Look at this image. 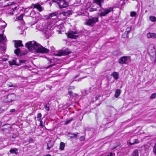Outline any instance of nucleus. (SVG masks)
Segmentation results:
<instances>
[{
    "label": "nucleus",
    "mask_w": 156,
    "mask_h": 156,
    "mask_svg": "<svg viewBox=\"0 0 156 156\" xmlns=\"http://www.w3.org/2000/svg\"><path fill=\"white\" fill-rule=\"evenodd\" d=\"M26 46L29 51H35L37 53H47L49 50L43 47L35 41H30L27 43Z\"/></svg>",
    "instance_id": "1"
},
{
    "label": "nucleus",
    "mask_w": 156,
    "mask_h": 156,
    "mask_svg": "<svg viewBox=\"0 0 156 156\" xmlns=\"http://www.w3.org/2000/svg\"><path fill=\"white\" fill-rule=\"evenodd\" d=\"M121 90L119 89H117L115 92V96L116 98H118L120 95L121 93Z\"/></svg>",
    "instance_id": "19"
},
{
    "label": "nucleus",
    "mask_w": 156,
    "mask_h": 156,
    "mask_svg": "<svg viewBox=\"0 0 156 156\" xmlns=\"http://www.w3.org/2000/svg\"><path fill=\"white\" fill-rule=\"evenodd\" d=\"M58 14L57 12H55L50 13L49 15L48 16H47V19H50L52 17H53V19H55L56 17V15Z\"/></svg>",
    "instance_id": "14"
},
{
    "label": "nucleus",
    "mask_w": 156,
    "mask_h": 156,
    "mask_svg": "<svg viewBox=\"0 0 156 156\" xmlns=\"http://www.w3.org/2000/svg\"><path fill=\"white\" fill-rule=\"evenodd\" d=\"M153 152L154 154L156 155V143H155L153 147Z\"/></svg>",
    "instance_id": "30"
},
{
    "label": "nucleus",
    "mask_w": 156,
    "mask_h": 156,
    "mask_svg": "<svg viewBox=\"0 0 156 156\" xmlns=\"http://www.w3.org/2000/svg\"><path fill=\"white\" fill-rule=\"evenodd\" d=\"M26 61L25 60H20L19 61V62L21 64L23 63H25V62Z\"/></svg>",
    "instance_id": "36"
},
{
    "label": "nucleus",
    "mask_w": 156,
    "mask_h": 156,
    "mask_svg": "<svg viewBox=\"0 0 156 156\" xmlns=\"http://www.w3.org/2000/svg\"><path fill=\"white\" fill-rule=\"evenodd\" d=\"M41 113H38L37 116V120L39 121H40L41 118Z\"/></svg>",
    "instance_id": "31"
},
{
    "label": "nucleus",
    "mask_w": 156,
    "mask_h": 156,
    "mask_svg": "<svg viewBox=\"0 0 156 156\" xmlns=\"http://www.w3.org/2000/svg\"><path fill=\"white\" fill-rule=\"evenodd\" d=\"M36 13L34 11H33L29 14L30 16L32 17L33 18L36 17Z\"/></svg>",
    "instance_id": "22"
},
{
    "label": "nucleus",
    "mask_w": 156,
    "mask_h": 156,
    "mask_svg": "<svg viewBox=\"0 0 156 156\" xmlns=\"http://www.w3.org/2000/svg\"><path fill=\"white\" fill-rule=\"evenodd\" d=\"M147 36L148 38H156V34L155 33H148L147 34Z\"/></svg>",
    "instance_id": "16"
},
{
    "label": "nucleus",
    "mask_w": 156,
    "mask_h": 156,
    "mask_svg": "<svg viewBox=\"0 0 156 156\" xmlns=\"http://www.w3.org/2000/svg\"><path fill=\"white\" fill-rule=\"evenodd\" d=\"M34 140L32 138H30L29 139L28 142L29 143H33Z\"/></svg>",
    "instance_id": "38"
},
{
    "label": "nucleus",
    "mask_w": 156,
    "mask_h": 156,
    "mask_svg": "<svg viewBox=\"0 0 156 156\" xmlns=\"http://www.w3.org/2000/svg\"><path fill=\"white\" fill-rule=\"evenodd\" d=\"M10 152L12 154H17L18 152V149L16 148L11 149L10 150Z\"/></svg>",
    "instance_id": "18"
},
{
    "label": "nucleus",
    "mask_w": 156,
    "mask_h": 156,
    "mask_svg": "<svg viewBox=\"0 0 156 156\" xmlns=\"http://www.w3.org/2000/svg\"><path fill=\"white\" fill-rule=\"evenodd\" d=\"M23 15L22 14H21L19 16L18 18V19L19 20H21L23 19Z\"/></svg>",
    "instance_id": "35"
},
{
    "label": "nucleus",
    "mask_w": 156,
    "mask_h": 156,
    "mask_svg": "<svg viewBox=\"0 0 156 156\" xmlns=\"http://www.w3.org/2000/svg\"><path fill=\"white\" fill-rule=\"evenodd\" d=\"M65 146V144L63 142H61L60 144V149L62 150H63L64 149Z\"/></svg>",
    "instance_id": "23"
},
{
    "label": "nucleus",
    "mask_w": 156,
    "mask_h": 156,
    "mask_svg": "<svg viewBox=\"0 0 156 156\" xmlns=\"http://www.w3.org/2000/svg\"><path fill=\"white\" fill-rule=\"evenodd\" d=\"M78 133H69L68 134V136L71 139H75L77 138L78 136Z\"/></svg>",
    "instance_id": "13"
},
{
    "label": "nucleus",
    "mask_w": 156,
    "mask_h": 156,
    "mask_svg": "<svg viewBox=\"0 0 156 156\" xmlns=\"http://www.w3.org/2000/svg\"><path fill=\"white\" fill-rule=\"evenodd\" d=\"M15 111V109H12L10 110V112H13Z\"/></svg>",
    "instance_id": "43"
},
{
    "label": "nucleus",
    "mask_w": 156,
    "mask_h": 156,
    "mask_svg": "<svg viewBox=\"0 0 156 156\" xmlns=\"http://www.w3.org/2000/svg\"><path fill=\"white\" fill-rule=\"evenodd\" d=\"M112 76L115 80H117L119 78V75L117 73L114 72L112 73Z\"/></svg>",
    "instance_id": "20"
},
{
    "label": "nucleus",
    "mask_w": 156,
    "mask_h": 156,
    "mask_svg": "<svg viewBox=\"0 0 156 156\" xmlns=\"http://www.w3.org/2000/svg\"><path fill=\"white\" fill-rule=\"evenodd\" d=\"M104 0H94V3H96L100 7V9L98 10L100 12L98 15L100 17L106 16L107 14L113 11V8L110 7L108 8H103L102 7V3H103Z\"/></svg>",
    "instance_id": "2"
},
{
    "label": "nucleus",
    "mask_w": 156,
    "mask_h": 156,
    "mask_svg": "<svg viewBox=\"0 0 156 156\" xmlns=\"http://www.w3.org/2000/svg\"><path fill=\"white\" fill-rule=\"evenodd\" d=\"M87 91H88L87 90H85L84 91V92H85V93L86 94H83L84 95H87Z\"/></svg>",
    "instance_id": "42"
},
{
    "label": "nucleus",
    "mask_w": 156,
    "mask_h": 156,
    "mask_svg": "<svg viewBox=\"0 0 156 156\" xmlns=\"http://www.w3.org/2000/svg\"><path fill=\"white\" fill-rule=\"evenodd\" d=\"M100 97H101V95H100L97 96L96 97V100H97L98 98H99Z\"/></svg>",
    "instance_id": "47"
},
{
    "label": "nucleus",
    "mask_w": 156,
    "mask_h": 156,
    "mask_svg": "<svg viewBox=\"0 0 156 156\" xmlns=\"http://www.w3.org/2000/svg\"><path fill=\"white\" fill-rule=\"evenodd\" d=\"M80 138H83V137H81Z\"/></svg>",
    "instance_id": "59"
},
{
    "label": "nucleus",
    "mask_w": 156,
    "mask_h": 156,
    "mask_svg": "<svg viewBox=\"0 0 156 156\" xmlns=\"http://www.w3.org/2000/svg\"><path fill=\"white\" fill-rule=\"evenodd\" d=\"M15 46L16 49L14 51V53L17 55H18L21 52L20 49L18 48V47H21L23 46L22 44V41L20 40L14 41Z\"/></svg>",
    "instance_id": "4"
},
{
    "label": "nucleus",
    "mask_w": 156,
    "mask_h": 156,
    "mask_svg": "<svg viewBox=\"0 0 156 156\" xmlns=\"http://www.w3.org/2000/svg\"><path fill=\"white\" fill-rule=\"evenodd\" d=\"M75 88V87L73 86H70L69 87V89L71 90V89H74Z\"/></svg>",
    "instance_id": "40"
},
{
    "label": "nucleus",
    "mask_w": 156,
    "mask_h": 156,
    "mask_svg": "<svg viewBox=\"0 0 156 156\" xmlns=\"http://www.w3.org/2000/svg\"><path fill=\"white\" fill-rule=\"evenodd\" d=\"M0 156H1V155H0Z\"/></svg>",
    "instance_id": "62"
},
{
    "label": "nucleus",
    "mask_w": 156,
    "mask_h": 156,
    "mask_svg": "<svg viewBox=\"0 0 156 156\" xmlns=\"http://www.w3.org/2000/svg\"><path fill=\"white\" fill-rule=\"evenodd\" d=\"M73 92L72 90H70L69 91L68 94L70 96H72L73 95Z\"/></svg>",
    "instance_id": "39"
},
{
    "label": "nucleus",
    "mask_w": 156,
    "mask_h": 156,
    "mask_svg": "<svg viewBox=\"0 0 156 156\" xmlns=\"http://www.w3.org/2000/svg\"><path fill=\"white\" fill-rule=\"evenodd\" d=\"M53 1L56 3L60 9L66 8L69 5L66 0H53Z\"/></svg>",
    "instance_id": "3"
},
{
    "label": "nucleus",
    "mask_w": 156,
    "mask_h": 156,
    "mask_svg": "<svg viewBox=\"0 0 156 156\" xmlns=\"http://www.w3.org/2000/svg\"><path fill=\"white\" fill-rule=\"evenodd\" d=\"M60 33H61L60 31H59L58 34H60Z\"/></svg>",
    "instance_id": "56"
},
{
    "label": "nucleus",
    "mask_w": 156,
    "mask_h": 156,
    "mask_svg": "<svg viewBox=\"0 0 156 156\" xmlns=\"http://www.w3.org/2000/svg\"><path fill=\"white\" fill-rule=\"evenodd\" d=\"M150 20L153 22L156 21V17L154 16H151L150 17Z\"/></svg>",
    "instance_id": "27"
},
{
    "label": "nucleus",
    "mask_w": 156,
    "mask_h": 156,
    "mask_svg": "<svg viewBox=\"0 0 156 156\" xmlns=\"http://www.w3.org/2000/svg\"><path fill=\"white\" fill-rule=\"evenodd\" d=\"M129 58V56H124L120 58L119 60V62L120 64H126L127 59Z\"/></svg>",
    "instance_id": "10"
},
{
    "label": "nucleus",
    "mask_w": 156,
    "mask_h": 156,
    "mask_svg": "<svg viewBox=\"0 0 156 156\" xmlns=\"http://www.w3.org/2000/svg\"><path fill=\"white\" fill-rule=\"evenodd\" d=\"M78 34L77 30H75V31H70L67 33V36L68 38L72 39H76L79 36L75 35L76 34Z\"/></svg>",
    "instance_id": "6"
},
{
    "label": "nucleus",
    "mask_w": 156,
    "mask_h": 156,
    "mask_svg": "<svg viewBox=\"0 0 156 156\" xmlns=\"http://www.w3.org/2000/svg\"><path fill=\"white\" fill-rule=\"evenodd\" d=\"M108 156H113V154L112 153H110L108 155Z\"/></svg>",
    "instance_id": "46"
},
{
    "label": "nucleus",
    "mask_w": 156,
    "mask_h": 156,
    "mask_svg": "<svg viewBox=\"0 0 156 156\" xmlns=\"http://www.w3.org/2000/svg\"><path fill=\"white\" fill-rule=\"evenodd\" d=\"M0 48L2 53H4L5 51L6 48L5 46H1L0 47Z\"/></svg>",
    "instance_id": "24"
},
{
    "label": "nucleus",
    "mask_w": 156,
    "mask_h": 156,
    "mask_svg": "<svg viewBox=\"0 0 156 156\" xmlns=\"http://www.w3.org/2000/svg\"><path fill=\"white\" fill-rule=\"evenodd\" d=\"M131 30V28L129 27L127 28L126 29V31L124 33V34H126V37L127 38L128 37L127 34H128L130 32V31Z\"/></svg>",
    "instance_id": "21"
},
{
    "label": "nucleus",
    "mask_w": 156,
    "mask_h": 156,
    "mask_svg": "<svg viewBox=\"0 0 156 156\" xmlns=\"http://www.w3.org/2000/svg\"><path fill=\"white\" fill-rule=\"evenodd\" d=\"M83 78H80V79H78V81H79L80 80L82 79H83Z\"/></svg>",
    "instance_id": "51"
},
{
    "label": "nucleus",
    "mask_w": 156,
    "mask_h": 156,
    "mask_svg": "<svg viewBox=\"0 0 156 156\" xmlns=\"http://www.w3.org/2000/svg\"><path fill=\"white\" fill-rule=\"evenodd\" d=\"M115 52H116V53H117V54L118 55H120V54H121V52L119 51H115Z\"/></svg>",
    "instance_id": "41"
},
{
    "label": "nucleus",
    "mask_w": 156,
    "mask_h": 156,
    "mask_svg": "<svg viewBox=\"0 0 156 156\" xmlns=\"http://www.w3.org/2000/svg\"><path fill=\"white\" fill-rule=\"evenodd\" d=\"M45 156H51L50 154H47Z\"/></svg>",
    "instance_id": "53"
},
{
    "label": "nucleus",
    "mask_w": 156,
    "mask_h": 156,
    "mask_svg": "<svg viewBox=\"0 0 156 156\" xmlns=\"http://www.w3.org/2000/svg\"><path fill=\"white\" fill-rule=\"evenodd\" d=\"M7 129V128H5L3 129H2V130H3V131H5V129Z\"/></svg>",
    "instance_id": "50"
},
{
    "label": "nucleus",
    "mask_w": 156,
    "mask_h": 156,
    "mask_svg": "<svg viewBox=\"0 0 156 156\" xmlns=\"http://www.w3.org/2000/svg\"><path fill=\"white\" fill-rule=\"evenodd\" d=\"M71 52L68 49L66 48L64 50H62L58 51V53L56 54V55L59 56H61L62 55H69L70 53Z\"/></svg>",
    "instance_id": "7"
},
{
    "label": "nucleus",
    "mask_w": 156,
    "mask_h": 156,
    "mask_svg": "<svg viewBox=\"0 0 156 156\" xmlns=\"http://www.w3.org/2000/svg\"><path fill=\"white\" fill-rule=\"evenodd\" d=\"M98 20V17H91L87 20L86 24L88 26H93Z\"/></svg>",
    "instance_id": "5"
},
{
    "label": "nucleus",
    "mask_w": 156,
    "mask_h": 156,
    "mask_svg": "<svg viewBox=\"0 0 156 156\" xmlns=\"http://www.w3.org/2000/svg\"><path fill=\"white\" fill-rule=\"evenodd\" d=\"M78 76H76L75 77V78H76V77H77Z\"/></svg>",
    "instance_id": "58"
},
{
    "label": "nucleus",
    "mask_w": 156,
    "mask_h": 156,
    "mask_svg": "<svg viewBox=\"0 0 156 156\" xmlns=\"http://www.w3.org/2000/svg\"><path fill=\"white\" fill-rule=\"evenodd\" d=\"M30 8H36L40 12L42 11L44 9V8L42 7L40 4H32L30 6Z\"/></svg>",
    "instance_id": "9"
},
{
    "label": "nucleus",
    "mask_w": 156,
    "mask_h": 156,
    "mask_svg": "<svg viewBox=\"0 0 156 156\" xmlns=\"http://www.w3.org/2000/svg\"><path fill=\"white\" fill-rule=\"evenodd\" d=\"M54 145V143L51 140H50L47 144V149L49 150L51 148L53 147Z\"/></svg>",
    "instance_id": "17"
},
{
    "label": "nucleus",
    "mask_w": 156,
    "mask_h": 156,
    "mask_svg": "<svg viewBox=\"0 0 156 156\" xmlns=\"http://www.w3.org/2000/svg\"><path fill=\"white\" fill-rule=\"evenodd\" d=\"M7 60V59H5L4 60V61H6V60Z\"/></svg>",
    "instance_id": "57"
},
{
    "label": "nucleus",
    "mask_w": 156,
    "mask_h": 156,
    "mask_svg": "<svg viewBox=\"0 0 156 156\" xmlns=\"http://www.w3.org/2000/svg\"><path fill=\"white\" fill-rule=\"evenodd\" d=\"M88 10H89L90 12H92L93 11H97V9L90 7L88 8Z\"/></svg>",
    "instance_id": "29"
},
{
    "label": "nucleus",
    "mask_w": 156,
    "mask_h": 156,
    "mask_svg": "<svg viewBox=\"0 0 156 156\" xmlns=\"http://www.w3.org/2000/svg\"><path fill=\"white\" fill-rule=\"evenodd\" d=\"M154 62L156 63V58L155 59V60Z\"/></svg>",
    "instance_id": "55"
},
{
    "label": "nucleus",
    "mask_w": 156,
    "mask_h": 156,
    "mask_svg": "<svg viewBox=\"0 0 156 156\" xmlns=\"http://www.w3.org/2000/svg\"><path fill=\"white\" fill-rule=\"evenodd\" d=\"M139 141L137 139L134 138L133 137H132L130 139L129 144L130 145H132L139 143Z\"/></svg>",
    "instance_id": "12"
},
{
    "label": "nucleus",
    "mask_w": 156,
    "mask_h": 156,
    "mask_svg": "<svg viewBox=\"0 0 156 156\" xmlns=\"http://www.w3.org/2000/svg\"><path fill=\"white\" fill-rule=\"evenodd\" d=\"M16 95L14 93L9 94L7 96V98L8 99L6 101L8 102H11L14 100L16 99Z\"/></svg>",
    "instance_id": "8"
},
{
    "label": "nucleus",
    "mask_w": 156,
    "mask_h": 156,
    "mask_svg": "<svg viewBox=\"0 0 156 156\" xmlns=\"http://www.w3.org/2000/svg\"><path fill=\"white\" fill-rule=\"evenodd\" d=\"M3 111L4 110L2 108H0V113H2Z\"/></svg>",
    "instance_id": "45"
},
{
    "label": "nucleus",
    "mask_w": 156,
    "mask_h": 156,
    "mask_svg": "<svg viewBox=\"0 0 156 156\" xmlns=\"http://www.w3.org/2000/svg\"><path fill=\"white\" fill-rule=\"evenodd\" d=\"M52 66V65H51V66H50V67H51Z\"/></svg>",
    "instance_id": "60"
},
{
    "label": "nucleus",
    "mask_w": 156,
    "mask_h": 156,
    "mask_svg": "<svg viewBox=\"0 0 156 156\" xmlns=\"http://www.w3.org/2000/svg\"><path fill=\"white\" fill-rule=\"evenodd\" d=\"M73 120V118H70L69 119H67L65 123V124L67 125L68 124H69L70 122Z\"/></svg>",
    "instance_id": "25"
},
{
    "label": "nucleus",
    "mask_w": 156,
    "mask_h": 156,
    "mask_svg": "<svg viewBox=\"0 0 156 156\" xmlns=\"http://www.w3.org/2000/svg\"><path fill=\"white\" fill-rule=\"evenodd\" d=\"M138 151L137 150L134 151L131 156H138Z\"/></svg>",
    "instance_id": "26"
},
{
    "label": "nucleus",
    "mask_w": 156,
    "mask_h": 156,
    "mask_svg": "<svg viewBox=\"0 0 156 156\" xmlns=\"http://www.w3.org/2000/svg\"><path fill=\"white\" fill-rule=\"evenodd\" d=\"M156 97V93L153 94L150 96V98L151 99H152L155 98Z\"/></svg>",
    "instance_id": "33"
},
{
    "label": "nucleus",
    "mask_w": 156,
    "mask_h": 156,
    "mask_svg": "<svg viewBox=\"0 0 156 156\" xmlns=\"http://www.w3.org/2000/svg\"><path fill=\"white\" fill-rule=\"evenodd\" d=\"M43 31L44 32L46 37L48 38L49 37L51 36V34L50 33L51 32V30H50L49 28H48V27L45 28L44 29Z\"/></svg>",
    "instance_id": "11"
},
{
    "label": "nucleus",
    "mask_w": 156,
    "mask_h": 156,
    "mask_svg": "<svg viewBox=\"0 0 156 156\" xmlns=\"http://www.w3.org/2000/svg\"><path fill=\"white\" fill-rule=\"evenodd\" d=\"M8 125V124H5V125H3L4 126H7Z\"/></svg>",
    "instance_id": "54"
},
{
    "label": "nucleus",
    "mask_w": 156,
    "mask_h": 156,
    "mask_svg": "<svg viewBox=\"0 0 156 156\" xmlns=\"http://www.w3.org/2000/svg\"><path fill=\"white\" fill-rule=\"evenodd\" d=\"M16 8H17V7H15L14 8V9H13V10H15L16 9Z\"/></svg>",
    "instance_id": "52"
},
{
    "label": "nucleus",
    "mask_w": 156,
    "mask_h": 156,
    "mask_svg": "<svg viewBox=\"0 0 156 156\" xmlns=\"http://www.w3.org/2000/svg\"><path fill=\"white\" fill-rule=\"evenodd\" d=\"M30 8H30V6L28 8H26L25 9V11H24V12L25 13H27V12L28 11H29V10L30 9Z\"/></svg>",
    "instance_id": "37"
},
{
    "label": "nucleus",
    "mask_w": 156,
    "mask_h": 156,
    "mask_svg": "<svg viewBox=\"0 0 156 156\" xmlns=\"http://www.w3.org/2000/svg\"><path fill=\"white\" fill-rule=\"evenodd\" d=\"M91 87L90 88V90H91Z\"/></svg>",
    "instance_id": "61"
},
{
    "label": "nucleus",
    "mask_w": 156,
    "mask_h": 156,
    "mask_svg": "<svg viewBox=\"0 0 156 156\" xmlns=\"http://www.w3.org/2000/svg\"><path fill=\"white\" fill-rule=\"evenodd\" d=\"M15 86L14 85H13L12 84H11V85H8V87H15Z\"/></svg>",
    "instance_id": "44"
},
{
    "label": "nucleus",
    "mask_w": 156,
    "mask_h": 156,
    "mask_svg": "<svg viewBox=\"0 0 156 156\" xmlns=\"http://www.w3.org/2000/svg\"><path fill=\"white\" fill-rule=\"evenodd\" d=\"M2 125V122H0V127Z\"/></svg>",
    "instance_id": "49"
},
{
    "label": "nucleus",
    "mask_w": 156,
    "mask_h": 156,
    "mask_svg": "<svg viewBox=\"0 0 156 156\" xmlns=\"http://www.w3.org/2000/svg\"><path fill=\"white\" fill-rule=\"evenodd\" d=\"M16 62L15 60H13L12 62H9V63L11 65H17L16 64Z\"/></svg>",
    "instance_id": "34"
},
{
    "label": "nucleus",
    "mask_w": 156,
    "mask_h": 156,
    "mask_svg": "<svg viewBox=\"0 0 156 156\" xmlns=\"http://www.w3.org/2000/svg\"><path fill=\"white\" fill-rule=\"evenodd\" d=\"M136 13L135 12H131L130 13V16L131 17H134L136 15Z\"/></svg>",
    "instance_id": "32"
},
{
    "label": "nucleus",
    "mask_w": 156,
    "mask_h": 156,
    "mask_svg": "<svg viewBox=\"0 0 156 156\" xmlns=\"http://www.w3.org/2000/svg\"><path fill=\"white\" fill-rule=\"evenodd\" d=\"M52 51H54L55 50V49L53 47H52Z\"/></svg>",
    "instance_id": "48"
},
{
    "label": "nucleus",
    "mask_w": 156,
    "mask_h": 156,
    "mask_svg": "<svg viewBox=\"0 0 156 156\" xmlns=\"http://www.w3.org/2000/svg\"><path fill=\"white\" fill-rule=\"evenodd\" d=\"M6 37L3 34H0V43H4L6 42Z\"/></svg>",
    "instance_id": "15"
},
{
    "label": "nucleus",
    "mask_w": 156,
    "mask_h": 156,
    "mask_svg": "<svg viewBox=\"0 0 156 156\" xmlns=\"http://www.w3.org/2000/svg\"><path fill=\"white\" fill-rule=\"evenodd\" d=\"M49 103L47 104L44 107V108L46 111H49Z\"/></svg>",
    "instance_id": "28"
}]
</instances>
